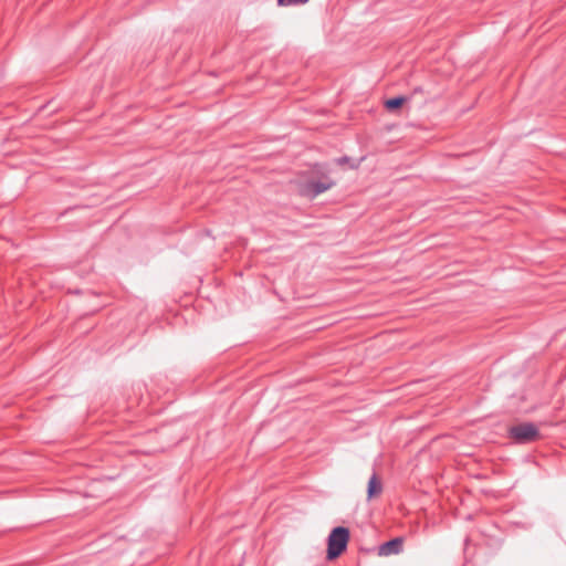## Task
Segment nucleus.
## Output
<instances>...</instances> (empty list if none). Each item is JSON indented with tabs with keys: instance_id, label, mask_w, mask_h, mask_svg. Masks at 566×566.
Wrapping results in <instances>:
<instances>
[{
	"instance_id": "4",
	"label": "nucleus",
	"mask_w": 566,
	"mask_h": 566,
	"mask_svg": "<svg viewBox=\"0 0 566 566\" xmlns=\"http://www.w3.org/2000/svg\"><path fill=\"white\" fill-rule=\"evenodd\" d=\"M403 539L401 537H395L388 542L382 543L378 547L379 556L397 555L402 551Z\"/></svg>"
},
{
	"instance_id": "3",
	"label": "nucleus",
	"mask_w": 566,
	"mask_h": 566,
	"mask_svg": "<svg viewBox=\"0 0 566 566\" xmlns=\"http://www.w3.org/2000/svg\"><path fill=\"white\" fill-rule=\"evenodd\" d=\"M334 185L335 182L332 179L324 177L323 180H311L306 182L301 192L303 196L313 199L319 193L329 190Z\"/></svg>"
},
{
	"instance_id": "2",
	"label": "nucleus",
	"mask_w": 566,
	"mask_h": 566,
	"mask_svg": "<svg viewBox=\"0 0 566 566\" xmlns=\"http://www.w3.org/2000/svg\"><path fill=\"white\" fill-rule=\"evenodd\" d=\"M510 436L518 443H528L539 438L538 429L534 423L524 422L513 426L510 429Z\"/></svg>"
},
{
	"instance_id": "8",
	"label": "nucleus",
	"mask_w": 566,
	"mask_h": 566,
	"mask_svg": "<svg viewBox=\"0 0 566 566\" xmlns=\"http://www.w3.org/2000/svg\"><path fill=\"white\" fill-rule=\"evenodd\" d=\"M347 161H348V157H342L338 159L339 165H343L344 163H347Z\"/></svg>"
},
{
	"instance_id": "5",
	"label": "nucleus",
	"mask_w": 566,
	"mask_h": 566,
	"mask_svg": "<svg viewBox=\"0 0 566 566\" xmlns=\"http://www.w3.org/2000/svg\"><path fill=\"white\" fill-rule=\"evenodd\" d=\"M381 492H382L381 482H380L379 478L377 476V474L374 473L368 481V489H367L368 499L376 497V496L380 495Z\"/></svg>"
},
{
	"instance_id": "6",
	"label": "nucleus",
	"mask_w": 566,
	"mask_h": 566,
	"mask_svg": "<svg viewBox=\"0 0 566 566\" xmlns=\"http://www.w3.org/2000/svg\"><path fill=\"white\" fill-rule=\"evenodd\" d=\"M405 102H406V98L403 96L394 97V98L387 99L385 102V107L388 111H394V109L399 108Z\"/></svg>"
},
{
	"instance_id": "7",
	"label": "nucleus",
	"mask_w": 566,
	"mask_h": 566,
	"mask_svg": "<svg viewBox=\"0 0 566 566\" xmlns=\"http://www.w3.org/2000/svg\"><path fill=\"white\" fill-rule=\"evenodd\" d=\"M308 0H277V4L281 7H289V6H296V4H304Z\"/></svg>"
},
{
	"instance_id": "1",
	"label": "nucleus",
	"mask_w": 566,
	"mask_h": 566,
	"mask_svg": "<svg viewBox=\"0 0 566 566\" xmlns=\"http://www.w3.org/2000/svg\"><path fill=\"white\" fill-rule=\"evenodd\" d=\"M349 531L344 526L332 530L327 538V559L333 560L347 548Z\"/></svg>"
}]
</instances>
